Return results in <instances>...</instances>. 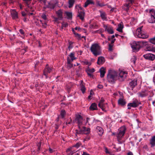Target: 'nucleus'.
I'll return each mask as SVG.
<instances>
[{"label": "nucleus", "mask_w": 155, "mask_h": 155, "mask_svg": "<svg viewBox=\"0 0 155 155\" xmlns=\"http://www.w3.org/2000/svg\"><path fill=\"white\" fill-rule=\"evenodd\" d=\"M127 73L121 71L119 75L117 72L113 70H110L108 71L107 75V80L109 83H114L117 79L120 81H123L127 77Z\"/></svg>", "instance_id": "nucleus-1"}, {"label": "nucleus", "mask_w": 155, "mask_h": 155, "mask_svg": "<svg viewBox=\"0 0 155 155\" xmlns=\"http://www.w3.org/2000/svg\"><path fill=\"white\" fill-rule=\"evenodd\" d=\"M90 50L93 54L95 56H97L101 54V48L99 45L97 43L93 44L91 47Z\"/></svg>", "instance_id": "nucleus-2"}, {"label": "nucleus", "mask_w": 155, "mask_h": 155, "mask_svg": "<svg viewBox=\"0 0 155 155\" xmlns=\"http://www.w3.org/2000/svg\"><path fill=\"white\" fill-rule=\"evenodd\" d=\"M146 43L147 42L145 41H134L131 44L133 51L134 52L138 51L141 46Z\"/></svg>", "instance_id": "nucleus-3"}, {"label": "nucleus", "mask_w": 155, "mask_h": 155, "mask_svg": "<svg viewBox=\"0 0 155 155\" xmlns=\"http://www.w3.org/2000/svg\"><path fill=\"white\" fill-rule=\"evenodd\" d=\"M79 130H75V134L76 136L77 134H88L90 132V129L89 128H87L83 126L82 125L79 126L78 127Z\"/></svg>", "instance_id": "nucleus-4"}, {"label": "nucleus", "mask_w": 155, "mask_h": 155, "mask_svg": "<svg viewBox=\"0 0 155 155\" xmlns=\"http://www.w3.org/2000/svg\"><path fill=\"white\" fill-rule=\"evenodd\" d=\"M143 26H140L138 28L136 32V35L140 38L143 39L147 38L148 37V35L146 34L143 32L142 31Z\"/></svg>", "instance_id": "nucleus-5"}, {"label": "nucleus", "mask_w": 155, "mask_h": 155, "mask_svg": "<svg viewBox=\"0 0 155 155\" xmlns=\"http://www.w3.org/2000/svg\"><path fill=\"white\" fill-rule=\"evenodd\" d=\"M126 130V128L124 127H122L119 130V132L116 134L117 139L119 141L122 137L124 135Z\"/></svg>", "instance_id": "nucleus-6"}, {"label": "nucleus", "mask_w": 155, "mask_h": 155, "mask_svg": "<svg viewBox=\"0 0 155 155\" xmlns=\"http://www.w3.org/2000/svg\"><path fill=\"white\" fill-rule=\"evenodd\" d=\"M151 92L147 90H144L137 93L138 96L139 97H145L150 95Z\"/></svg>", "instance_id": "nucleus-7"}, {"label": "nucleus", "mask_w": 155, "mask_h": 155, "mask_svg": "<svg viewBox=\"0 0 155 155\" xmlns=\"http://www.w3.org/2000/svg\"><path fill=\"white\" fill-rule=\"evenodd\" d=\"M75 121L78 124V127L81 126L83 123V119L82 117L79 114L76 115L75 120Z\"/></svg>", "instance_id": "nucleus-8"}, {"label": "nucleus", "mask_w": 155, "mask_h": 155, "mask_svg": "<svg viewBox=\"0 0 155 155\" xmlns=\"http://www.w3.org/2000/svg\"><path fill=\"white\" fill-rule=\"evenodd\" d=\"M58 3V0H52L48 2V5H46V8L53 9Z\"/></svg>", "instance_id": "nucleus-9"}, {"label": "nucleus", "mask_w": 155, "mask_h": 155, "mask_svg": "<svg viewBox=\"0 0 155 155\" xmlns=\"http://www.w3.org/2000/svg\"><path fill=\"white\" fill-rule=\"evenodd\" d=\"M140 104V103L139 102L137 99L134 100L132 103H129L128 104L127 106L128 109H130V107H136L138 106Z\"/></svg>", "instance_id": "nucleus-10"}, {"label": "nucleus", "mask_w": 155, "mask_h": 155, "mask_svg": "<svg viewBox=\"0 0 155 155\" xmlns=\"http://www.w3.org/2000/svg\"><path fill=\"white\" fill-rule=\"evenodd\" d=\"M104 28L105 31H107L109 34H112L114 33L113 28L109 25H104Z\"/></svg>", "instance_id": "nucleus-11"}, {"label": "nucleus", "mask_w": 155, "mask_h": 155, "mask_svg": "<svg viewBox=\"0 0 155 155\" xmlns=\"http://www.w3.org/2000/svg\"><path fill=\"white\" fill-rule=\"evenodd\" d=\"M144 58L147 60L153 61L155 58V55L152 54H147L143 55Z\"/></svg>", "instance_id": "nucleus-12"}, {"label": "nucleus", "mask_w": 155, "mask_h": 155, "mask_svg": "<svg viewBox=\"0 0 155 155\" xmlns=\"http://www.w3.org/2000/svg\"><path fill=\"white\" fill-rule=\"evenodd\" d=\"M104 100L101 98L98 104V106L103 111L105 110V108H106L107 105V103L106 104L104 103Z\"/></svg>", "instance_id": "nucleus-13"}, {"label": "nucleus", "mask_w": 155, "mask_h": 155, "mask_svg": "<svg viewBox=\"0 0 155 155\" xmlns=\"http://www.w3.org/2000/svg\"><path fill=\"white\" fill-rule=\"evenodd\" d=\"M51 71V69L48 66V64H47L45 68L43 71V74L45 76L46 78H48V74L50 73Z\"/></svg>", "instance_id": "nucleus-14"}, {"label": "nucleus", "mask_w": 155, "mask_h": 155, "mask_svg": "<svg viewBox=\"0 0 155 155\" xmlns=\"http://www.w3.org/2000/svg\"><path fill=\"white\" fill-rule=\"evenodd\" d=\"M78 13L77 17H79L81 20L83 21L84 19L85 16L84 11L78 10Z\"/></svg>", "instance_id": "nucleus-15"}, {"label": "nucleus", "mask_w": 155, "mask_h": 155, "mask_svg": "<svg viewBox=\"0 0 155 155\" xmlns=\"http://www.w3.org/2000/svg\"><path fill=\"white\" fill-rule=\"evenodd\" d=\"M57 17L59 18V19L61 20L63 18V12L61 10H59L56 12Z\"/></svg>", "instance_id": "nucleus-16"}, {"label": "nucleus", "mask_w": 155, "mask_h": 155, "mask_svg": "<svg viewBox=\"0 0 155 155\" xmlns=\"http://www.w3.org/2000/svg\"><path fill=\"white\" fill-rule=\"evenodd\" d=\"M11 14L12 18L16 20L18 18V13L15 10H13L11 12Z\"/></svg>", "instance_id": "nucleus-17"}, {"label": "nucleus", "mask_w": 155, "mask_h": 155, "mask_svg": "<svg viewBox=\"0 0 155 155\" xmlns=\"http://www.w3.org/2000/svg\"><path fill=\"white\" fill-rule=\"evenodd\" d=\"M94 118L93 117H87L86 118V123H88L89 125H91L94 123Z\"/></svg>", "instance_id": "nucleus-18"}, {"label": "nucleus", "mask_w": 155, "mask_h": 155, "mask_svg": "<svg viewBox=\"0 0 155 155\" xmlns=\"http://www.w3.org/2000/svg\"><path fill=\"white\" fill-rule=\"evenodd\" d=\"M137 79H134L133 81H132L130 83V87L132 88V90L133 88L137 85Z\"/></svg>", "instance_id": "nucleus-19"}, {"label": "nucleus", "mask_w": 155, "mask_h": 155, "mask_svg": "<svg viewBox=\"0 0 155 155\" xmlns=\"http://www.w3.org/2000/svg\"><path fill=\"white\" fill-rule=\"evenodd\" d=\"M105 62V59L104 58L102 57H100L98 58L97 61V63L98 64H103Z\"/></svg>", "instance_id": "nucleus-20"}, {"label": "nucleus", "mask_w": 155, "mask_h": 155, "mask_svg": "<svg viewBox=\"0 0 155 155\" xmlns=\"http://www.w3.org/2000/svg\"><path fill=\"white\" fill-rule=\"evenodd\" d=\"M99 12L100 13V16L101 18L103 20H106L107 18L105 12L101 10H100Z\"/></svg>", "instance_id": "nucleus-21"}, {"label": "nucleus", "mask_w": 155, "mask_h": 155, "mask_svg": "<svg viewBox=\"0 0 155 155\" xmlns=\"http://www.w3.org/2000/svg\"><path fill=\"white\" fill-rule=\"evenodd\" d=\"M96 130L98 134L100 135H102L103 133V130L102 128L99 126H97L96 127Z\"/></svg>", "instance_id": "nucleus-22"}, {"label": "nucleus", "mask_w": 155, "mask_h": 155, "mask_svg": "<svg viewBox=\"0 0 155 155\" xmlns=\"http://www.w3.org/2000/svg\"><path fill=\"white\" fill-rule=\"evenodd\" d=\"M150 143L151 145V147L155 146V135L152 137L150 140Z\"/></svg>", "instance_id": "nucleus-23"}, {"label": "nucleus", "mask_w": 155, "mask_h": 155, "mask_svg": "<svg viewBox=\"0 0 155 155\" xmlns=\"http://www.w3.org/2000/svg\"><path fill=\"white\" fill-rule=\"evenodd\" d=\"M100 77L101 78L104 77L105 73V69L103 67H102L100 69Z\"/></svg>", "instance_id": "nucleus-24"}, {"label": "nucleus", "mask_w": 155, "mask_h": 155, "mask_svg": "<svg viewBox=\"0 0 155 155\" xmlns=\"http://www.w3.org/2000/svg\"><path fill=\"white\" fill-rule=\"evenodd\" d=\"M89 109L91 110H93L97 109V105L95 103H92L90 106Z\"/></svg>", "instance_id": "nucleus-25"}, {"label": "nucleus", "mask_w": 155, "mask_h": 155, "mask_svg": "<svg viewBox=\"0 0 155 155\" xmlns=\"http://www.w3.org/2000/svg\"><path fill=\"white\" fill-rule=\"evenodd\" d=\"M67 68L68 69L71 68L72 67V65L71 64V60L69 57H68L67 58Z\"/></svg>", "instance_id": "nucleus-26"}, {"label": "nucleus", "mask_w": 155, "mask_h": 155, "mask_svg": "<svg viewBox=\"0 0 155 155\" xmlns=\"http://www.w3.org/2000/svg\"><path fill=\"white\" fill-rule=\"evenodd\" d=\"M118 103L119 104L124 106L125 104L126 103L124 100L122 98H120L118 100Z\"/></svg>", "instance_id": "nucleus-27"}, {"label": "nucleus", "mask_w": 155, "mask_h": 155, "mask_svg": "<svg viewBox=\"0 0 155 155\" xmlns=\"http://www.w3.org/2000/svg\"><path fill=\"white\" fill-rule=\"evenodd\" d=\"M123 28V25L122 24V23H121L118 25V27L117 29V30L120 32H122Z\"/></svg>", "instance_id": "nucleus-28"}, {"label": "nucleus", "mask_w": 155, "mask_h": 155, "mask_svg": "<svg viewBox=\"0 0 155 155\" xmlns=\"http://www.w3.org/2000/svg\"><path fill=\"white\" fill-rule=\"evenodd\" d=\"M69 57L70 58L71 61L72 62L74 60L76 59V58L74 56V53H71L69 55Z\"/></svg>", "instance_id": "nucleus-29"}, {"label": "nucleus", "mask_w": 155, "mask_h": 155, "mask_svg": "<svg viewBox=\"0 0 155 155\" xmlns=\"http://www.w3.org/2000/svg\"><path fill=\"white\" fill-rule=\"evenodd\" d=\"M94 3L92 0H87L85 3L84 7H86L90 4H93Z\"/></svg>", "instance_id": "nucleus-30"}, {"label": "nucleus", "mask_w": 155, "mask_h": 155, "mask_svg": "<svg viewBox=\"0 0 155 155\" xmlns=\"http://www.w3.org/2000/svg\"><path fill=\"white\" fill-rule=\"evenodd\" d=\"M148 22L150 23L155 22V17L154 16H151L150 18L148 19Z\"/></svg>", "instance_id": "nucleus-31"}, {"label": "nucleus", "mask_w": 155, "mask_h": 155, "mask_svg": "<svg viewBox=\"0 0 155 155\" xmlns=\"http://www.w3.org/2000/svg\"><path fill=\"white\" fill-rule=\"evenodd\" d=\"M65 14L67 16V18L68 19L71 18L72 17V13L69 12H65Z\"/></svg>", "instance_id": "nucleus-32"}, {"label": "nucleus", "mask_w": 155, "mask_h": 155, "mask_svg": "<svg viewBox=\"0 0 155 155\" xmlns=\"http://www.w3.org/2000/svg\"><path fill=\"white\" fill-rule=\"evenodd\" d=\"M23 0L25 2L26 4L27 5L28 7V8H30L31 9V8L30 7L29 5L30 4L31 0Z\"/></svg>", "instance_id": "nucleus-33"}, {"label": "nucleus", "mask_w": 155, "mask_h": 155, "mask_svg": "<svg viewBox=\"0 0 155 155\" xmlns=\"http://www.w3.org/2000/svg\"><path fill=\"white\" fill-rule=\"evenodd\" d=\"M74 0H69L68 3L69 4V8H71L73 6L74 4Z\"/></svg>", "instance_id": "nucleus-34"}, {"label": "nucleus", "mask_w": 155, "mask_h": 155, "mask_svg": "<svg viewBox=\"0 0 155 155\" xmlns=\"http://www.w3.org/2000/svg\"><path fill=\"white\" fill-rule=\"evenodd\" d=\"M147 51H152L155 52V48L154 47H151L147 46Z\"/></svg>", "instance_id": "nucleus-35"}, {"label": "nucleus", "mask_w": 155, "mask_h": 155, "mask_svg": "<svg viewBox=\"0 0 155 155\" xmlns=\"http://www.w3.org/2000/svg\"><path fill=\"white\" fill-rule=\"evenodd\" d=\"M66 112L64 110H62L61 111L60 115L62 118H63L66 114Z\"/></svg>", "instance_id": "nucleus-36"}, {"label": "nucleus", "mask_w": 155, "mask_h": 155, "mask_svg": "<svg viewBox=\"0 0 155 155\" xmlns=\"http://www.w3.org/2000/svg\"><path fill=\"white\" fill-rule=\"evenodd\" d=\"M72 87V84L71 83H69V84L66 85V87L68 91H70Z\"/></svg>", "instance_id": "nucleus-37"}, {"label": "nucleus", "mask_w": 155, "mask_h": 155, "mask_svg": "<svg viewBox=\"0 0 155 155\" xmlns=\"http://www.w3.org/2000/svg\"><path fill=\"white\" fill-rule=\"evenodd\" d=\"M104 31V29L102 28H100L99 30L94 31V33H101Z\"/></svg>", "instance_id": "nucleus-38"}, {"label": "nucleus", "mask_w": 155, "mask_h": 155, "mask_svg": "<svg viewBox=\"0 0 155 155\" xmlns=\"http://www.w3.org/2000/svg\"><path fill=\"white\" fill-rule=\"evenodd\" d=\"M137 60V57L135 56H133L131 59V62H133L134 64H135L136 60Z\"/></svg>", "instance_id": "nucleus-39"}, {"label": "nucleus", "mask_w": 155, "mask_h": 155, "mask_svg": "<svg viewBox=\"0 0 155 155\" xmlns=\"http://www.w3.org/2000/svg\"><path fill=\"white\" fill-rule=\"evenodd\" d=\"M81 90L83 93H84L86 89L84 86L83 84L81 85Z\"/></svg>", "instance_id": "nucleus-40"}, {"label": "nucleus", "mask_w": 155, "mask_h": 155, "mask_svg": "<svg viewBox=\"0 0 155 155\" xmlns=\"http://www.w3.org/2000/svg\"><path fill=\"white\" fill-rule=\"evenodd\" d=\"M97 5L100 7H102L105 6V5L103 3H101L100 2L98 1L97 2Z\"/></svg>", "instance_id": "nucleus-41"}, {"label": "nucleus", "mask_w": 155, "mask_h": 155, "mask_svg": "<svg viewBox=\"0 0 155 155\" xmlns=\"http://www.w3.org/2000/svg\"><path fill=\"white\" fill-rule=\"evenodd\" d=\"M73 43L71 41H69V42L68 48L69 50L71 49L73 47Z\"/></svg>", "instance_id": "nucleus-42"}, {"label": "nucleus", "mask_w": 155, "mask_h": 155, "mask_svg": "<svg viewBox=\"0 0 155 155\" xmlns=\"http://www.w3.org/2000/svg\"><path fill=\"white\" fill-rule=\"evenodd\" d=\"M150 13L151 16H154L155 15V12L154 10H151L150 11Z\"/></svg>", "instance_id": "nucleus-43"}, {"label": "nucleus", "mask_w": 155, "mask_h": 155, "mask_svg": "<svg viewBox=\"0 0 155 155\" xmlns=\"http://www.w3.org/2000/svg\"><path fill=\"white\" fill-rule=\"evenodd\" d=\"M41 17L45 20V21H46L47 19V16L46 15L44 14H42L41 15Z\"/></svg>", "instance_id": "nucleus-44"}, {"label": "nucleus", "mask_w": 155, "mask_h": 155, "mask_svg": "<svg viewBox=\"0 0 155 155\" xmlns=\"http://www.w3.org/2000/svg\"><path fill=\"white\" fill-rule=\"evenodd\" d=\"M150 42L153 44L155 45V37L150 39Z\"/></svg>", "instance_id": "nucleus-45"}, {"label": "nucleus", "mask_w": 155, "mask_h": 155, "mask_svg": "<svg viewBox=\"0 0 155 155\" xmlns=\"http://www.w3.org/2000/svg\"><path fill=\"white\" fill-rule=\"evenodd\" d=\"M47 22L46 21H44V23H42V27L43 28H46V27Z\"/></svg>", "instance_id": "nucleus-46"}, {"label": "nucleus", "mask_w": 155, "mask_h": 155, "mask_svg": "<svg viewBox=\"0 0 155 155\" xmlns=\"http://www.w3.org/2000/svg\"><path fill=\"white\" fill-rule=\"evenodd\" d=\"M81 145V144L80 143H78L75 145H74V147L77 148H78Z\"/></svg>", "instance_id": "nucleus-47"}, {"label": "nucleus", "mask_w": 155, "mask_h": 155, "mask_svg": "<svg viewBox=\"0 0 155 155\" xmlns=\"http://www.w3.org/2000/svg\"><path fill=\"white\" fill-rule=\"evenodd\" d=\"M62 27L66 28L68 26V24L67 23H62Z\"/></svg>", "instance_id": "nucleus-48"}, {"label": "nucleus", "mask_w": 155, "mask_h": 155, "mask_svg": "<svg viewBox=\"0 0 155 155\" xmlns=\"http://www.w3.org/2000/svg\"><path fill=\"white\" fill-rule=\"evenodd\" d=\"M54 22L58 23V21L59 20V18L58 17V18L55 17H54Z\"/></svg>", "instance_id": "nucleus-49"}, {"label": "nucleus", "mask_w": 155, "mask_h": 155, "mask_svg": "<svg viewBox=\"0 0 155 155\" xmlns=\"http://www.w3.org/2000/svg\"><path fill=\"white\" fill-rule=\"evenodd\" d=\"M69 155H79V153L78 152L71 153V152Z\"/></svg>", "instance_id": "nucleus-50"}, {"label": "nucleus", "mask_w": 155, "mask_h": 155, "mask_svg": "<svg viewBox=\"0 0 155 155\" xmlns=\"http://www.w3.org/2000/svg\"><path fill=\"white\" fill-rule=\"evenodd\" d=\"M113 46V45L111 44H109V50L110 51H111L112 50V47Z\"/></svg>", "instance_id": "nucleus-51"}, {"label": "nucleus", "mask_w": 155, "mask_h": 155, "mask_svg": "<svg viewBox=\"0 0 155 155\" xmlns=\"http://www.w3.org/2000/svg\"><path fill=\"white\" fill-rule=\"evenodd\" d=\"M105 151L106 153H109V154H110V153L108 151V149L107 147H105Z\"/></svg>", "instance_id": "nucleus-52"}, {"label": "nucleus", "mask_w": 155, "mask_h": 155, "mask_svg": "<svg viewBox=\"0 0 155 155\" xmlns=\"http://www.w3.org/2000/svg\"><path fill=\"white\" fill-rule=\"evenodd\" d=\"M134 1V0H127V2L129 4H132V2Z\"/></svg>", "instance_id": "nucleus-53"}, {"label": "nucleus", "mask_w": 155, "mask_h": 155, "mask_svg": "<svg viewBox=\"0 0 155 155\" xmlns=\"http://www.w3.org/2000/svg\"><path fill=\"white\" fill-rule=\"evenodd\" d=\"M19 32L22 35H24V32L22 29H20L19 30Z\"/></svg>", "instance_id": "nucleus-54"}, {"label": "nucleus", "mask_w": 155, "mask_h": 155, "mask_svg": "<svg viewBox=\"0 0 155 155\" xmlns=\"http://www.w3.org/2000/svg\"><path fill=\"white\" fill-rule=\"evenodd\" d=\"M89 71L91 73H93L95 71L94 69V68H92V69H89Z\"/></svg>", "instance_id": "nucleus-55"}, {"label": "nucleus", "mask_w": 155, "mask_h": 155, "mask_svg": "<svg viewBox=\"0 0 155 155\" xmlns=\"http://www.w3.org/2000/svg\"><path fill=\"white\" fill-rule=\"evenodd\" d=\"M114 37H115L114 35H113L111 36V38H108V40L110 41V40L111 39H114Z\"/></svg>", "instance_id": "nucleus-56"}, {"label": "nucleus", "mask_w": 155, "mask_h": 155, "mask_svg": "<svg viewBox=\"0 0 155 155\" xmlns=\"http://www.w3.org/2000/svg\"><path fill=\"white\" fill-rule=\"evenodd\" d=\"M21 15L22 16L25 17L26 15V14L25 12L22 11L21 12Z\"/></svg>", "instance_id": "nucleus-57"}, {"label": "nucleus", "mask_w": 155, "mask_h": 155, "mask_svg": "<svg viewBox=\"0 0 155 155\" xmlns=\"http://www.w3.org/2000/svg\"><path fill=\"white\" fill-rule=\"evenodd\" d=\"M97 87L99 89H101L103 88V86L101 84H98L97 86Z\"/></svg>", "instance_id": "nucleus-58"}, {"label": "nucleus", "mask_w": 155, "mask_h": 155, "mask_svg": "<svg viewBox=\"0 0 155 155\" xmlns=\"http://www.w3.org/2000/svg\"><path fill=\"white\" fill-rule=\"evenodd\" d=\"M38 150H40V147H41V143H38Z\"/></svg>", "instance_id": "nucleus-59"}, {"label": "nucleus", "mask_w": 155, "mask_h": 155, "mask_svg": "<svg viewBox=\"0 0 155 155\" xmlns=\"http://www.w3.org/2000/svg\"><path fill=\"white\" fill-rule=\"evenodd\" d=\"M49 151L50 153H52L54 151V150H53V149H51L50 148H49Z\"/></svg>", "instance_id": "nucleus-60"}, {"label": "nucleus", "mask_w": 155, "mask_h": 155, "mask_svg": "<svg viewBox=\"0 0 155 155\" xmlns=\"http://www.w3.org/2000/svg\"><path fill=\"white\" fill-rule=\"evenodd\" d=\"M115 41V39H111V45L113 44L114 43V42Z\"/></svg>", "instance_id": "nucleus-61"}, {"label": "nucleus", "mask_w": 155, "mask_h": 155, "mask_svg": "<svg viewBox=\"0 0 155 155\" xmlns=\"http://www.w3.org/2000/svg\"><path fill=\"white\" fill-rule=\"evenodd\" d=\"M82 155H90L88 153H87L86 152H84L82 154Z\"/></svg>", "instance_id": "nucleus-62"}, {"label": "nucleus", "mask_w": 155, "mask_h": 155, "mask_svg": "<svg viewBox=\"0 0 155 155\" xmlns=\"http://www.w3.org/2000/svg\"><path fill=\"white\" fill-rule=\"evenodd\" d=\"M127 155H133L132 153L131 152H130L128 153Z\"/></svg>", "instance_id": "nucleus-63"}, {"label": "nucleus", "mask_w": 155, "mask_h": 155, "mask_svg": "<svg viewBox=\"0 0 155 155\" xmlns=\"http://www.w3.org/2000/svg\"><path fill=\"white\" fill-rule=\"evenodd\" d=\"M94 94L93 92L92 91H91L90 92V95H93V94Z\"/></svg>", "instance_id": "nucleus-64"}]
</instances>
